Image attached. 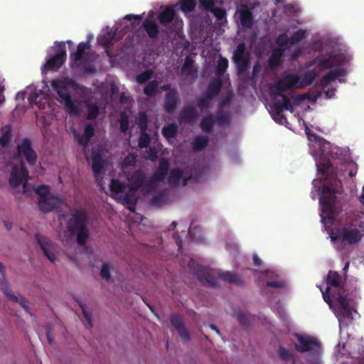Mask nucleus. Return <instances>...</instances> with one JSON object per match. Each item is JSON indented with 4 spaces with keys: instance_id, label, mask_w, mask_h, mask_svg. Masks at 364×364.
Here are the masks:
<instances>
[{
    "instance_id": "obj_1",
    "label": "nucleus",
    "mask_w": 364,
    "mask_h": 364,
    "mask_svg": "<svg viewBox=\"0 0 364 364\" xmlns=\"http://www.w3.org/2000/svg\"><path fill=\"white\" fill-rule=\"evenodd\" d=\"M329 235L336 249L343 250L346 246L361 241L364 235V220L358 214L347 213L336 221Z\"/></svg>"
},
{
    "instance_id": "obj_2",
    "label": "nucleus",
    "mask_w": 364,
    "mask_h": 364,
    "mask_svg": "<svg viewBox=\"0 0 364 364\" xmlns=\"http://www.w3.org/2000/svg\"><path fill=\"white\" fill-rule=\"evenodd\" d=\"M343 188L341 181L335 179L333 183L324 184L322 186L319 198V203L323 213L332 220L334 215L338 213L342 208L341 196Z\"/></svg>"
},
{
    "instance_id": "obj_3",
    "label": "nucleus",
    "mask_w": 364,
    "mask_h": 364,
    "mask_svg": "<svg viewBox=\"0 0 364 364\" xmlns=\"http://www.w3.org/2000/svg\"><path fill=\"white\" fill-rule=\"evenodd\" d=\"M89 219V214L85 208H75L66 222L68 232L75 237L77 243L81 247L85 246L90 238Z\"/></svg>"
},
{
    "instance_id": "obj_4",
    "label": "nucleus",
    "mask_w": 364,
    "mask_h": 364,
    "mask_svg": "<svg viewBox=\"0 0 364 364\" xmlns=\"http://www.w3.org/2000/svg\"><path fill=\"white\" fill-rule=\"evenodd\" d=\"M294 336L296 339L294 344L295 350L301 353H308V355L311 356L308 360L312 364L317 363L321 353L320 341L315 337L303 336L299 333H295Z\"/></svg>"
},
{
    "instance_id": "obj_5",
    "label": "nucleus",
    "mask_w": 364,
    "mask_h": 364,
    "mask_svg": "<svg viewBox=\"0 0 364 364\" xmlns=\"http://www.w3.org/2000/svg\"><path fill=\"white\" fill-rule=\"evenodd\" d=\"M51 86L55 90L58 96V102L63 104L66 111L70 114L78 115L80 114V108L76 101L73 100L68 87L65 82L57 80L51 82Z\"/></svg>"
},
{
    "instance_id": "obj_6",
    "label": "nucleus",
    "mask_w": 364,
    "mask_h": 364,
    "mask_svg": "<svg viewBox=\"0 0 364 364\" xmlns=\"http://www.w3.org/2000/svg\"><path fill=\"white\" fill-rule=\"evenodd\" d=\"M299 82V76L294 74H289L280 79L274 87L271 88L270 94L272 97H281V101H285V98H289L284 92L288 91L294 87L298 88Z\"/></svg>"
},
{
    "instance_id": "obj_7",
    "label": "nucleus",
    "mask_w": 364,
    "mask_h": 364,
    "mask_svg": "<svg viewBox=\"0 0 364 364\" xmlns=\"http://www.w3.org/2000/svg\"><path fill=\"white\" fill-rule=\"evenodd\" d=\"M188 267L193 270V274L202 284L210 287H216V281L210 269L200 265L193 259L189 261Z\"/></svg>"
},
{
    "instance_id": "obj_8",
    "label": "nucleus",
    "mask_w": 364,
    "mask_h": 364,
    "mask_svg": "<svg viewBox=\"0 0 364 364\" xmlns=\"http://www.w3.org/2000/svg\"><path fill=\"white\" fill-rule=\"evenodd\" d=\"M250 59V54L247 50L245 44L243 42L240 43L232 55V60L239 74H243L247 70Z\"/></svg>"
},
{
    "instance_id": "obj_9",
    "label": "nucleus",
    "mask_w": 364,
    "mask_h": 364,
    "mask_svg": "<svg viewBox=\"0 0 364 364\" xmlns=\"http://www.w3.org/2000/svg\"><path fill=\"white\" fill-rule=\"evenodd\" d=\"M57 53L55 55L50 58L44 68L47 70L58 69L65 63L67 57L65 44L64 42L58 43Z\"/></svg>"
},
{
    "instance_id": "obj_10",
    "label": "nucleus",
    "mask_w": 364,
    "mask_h": 364,
    "mask_svg": "<svg viewBox=\"0 0 364 364\" xmlns=\"http://www.w3.org/2000/svg\"><path fill=\"white\" fill-rule=\"evenodd\" d=\"M18 154L23 155L30 166H35L38 156L36 152L32 148L31 141L28 138L22 139L21 143L17 146Z\"/></svg>"
},
{
    "instance_id": "obj_11",
    "label": "nucleus",
    "mask_w": 364,
    "mask_h": 364,
    "mask_svg": "<svg viewBox=\"0 0 364 364\" xmlns=\"http://www.w3.org/2000/svg\"><path fill=\"white\" fill-rule=\"evenodd\" d=\"M170 168L169 162L166 159H161L159 163L156 171L151 176L150 178L146 181L147 187H152L159 182H162L168 173Z\"/></svg>"
},
{
    "instance_id": "obj_12",
    "label": "nucleus",
    "mask_w": 364,
    "mask_h": 364,
    "mask_svg": "<svg viewBox=\"0 0 364 364\" xmlns=\"http://www.w3.org/2000/svg\"><path fill=\"white\" fill-rule=\"evenodd\" d=\"M274 109V119L275 122L284 124L287 123V117L283 114L284 109L291 112H294V107L289 98H285V101L278 100L273 105Z\"/></svg>"
},
{
    "instance_id": "obj_13",
    "label": "nucleus",
    "mask_w": 364,
    "mask_h": 364,
    "mask_svg": "<svg viewBox=\"0 0 364 364\" xmlns=\"http://www.w3.org/2000/svg\"><path fill=\"white\" fill-rule=\"evenodd\" d=\"M1 289L9 300L18 303L26 313L30 314V308L27 299L22 295H15L11 289L8 281L5 280L4 282H1Z\"/></svg>"
},
{
    "instance_id": "obj_14",
    "label": "nucleus",
    "mask_w": 364,
    "mask_h": 364,
    "mask_svg": "<svg viewBox=\"0 0 364 364\" xmlns=\"http://www.w3.org/2000/svg\"><path fill=\"white\" fill-rule=\"evenodd\" d=\"M28 171L23 164L20 166H14L10 174L9 183L12 188H16L23 181H28Z\"/></svg>"
},
{
    "instance_id": "obj_15",
    "label": "nucleus",
    "mask_w": 364,
    "mask_h": 364,
    "mask_svg": "<svg viewBox=\"0 0 364 364\" xmlns=\"http://www.w3.org/2000/svg\"><path fill=\"white\" fill-rule=\"evenodd\" d=\"M37 242L39 244L42 251L45 256L52 262L54 263L56 259L55 245L48 237H43L41 235H36V237Z\"/></svg>"
},
{
    "instance_id": "obj_16",
    "label": "nucleus",
    "mask_w": 364,
    "mask_h": 364,
    "mask_svg": "<svg viewBox=\"0 0 364 364\" xmlns=\"http://www.w3.org/2000/svg\"><path fill=\"white\" fill-rule=\"evenodd\" d=\"M180 102V95L176 89H172L165 95L164 109L168 114L175 112Z\"/></svg>"
},
{
    "instance_id": "obj_17",
    "label": "nucleus",
    "mask_w": 364,
    "mask_h": 364,
    "mask_svg": "<svg viewBox=\"0 0 364 364\" xmlns=\"http://www.w3.org/2000/svg\"><path fill=\"white\" fill-rule=\"evenodd\" d=\"M199 117L196 107L191 105H185L178 114V121L185 124H194Z\"/></svg>"
},
{
    "instance_id": "obj_18",
    "label": "nucleus",
    "mask_w": 364,
    "mask_h": 364,
    "mask_svg": "<svg viewBox=\"0 0 364 364\" xmlns=\"http://www.w3.org/2000/svg\"><path fill=\"white\" fill-rule=\"evenodd\" d=\"M61 204V200L58 196L50 195L42 199H38L39 210L44 213H50L56 208H58Z\"/></svg>"
},
{
    "instance_id": "obj_19",
    "label": "nucleus",
    "mask_w": 364,
    "mask_h": 364,
    "mask_svg": "<svg viewBox=\"0 0 364 364\" xmlns=\"http://www.w3.org/2000/svg\"><path fill=\"white\" fill-rule=\"evenodd\" d=\"M145 173L142 170H136L127 176L130 192L137 191L145 183Z\"/></svg>"
},
{
    "instance_id": "obj_20",
    "label": "nucleus",
    "mask_w": 364,
    "mask_h": 364,
    "mask_svg": "<svg viewBox=\"0 0 364 364\" xmlns=\"http://www.w3.org/2000/svg\"><path fill=\"white\" fill-rule=\"evenodd\" d=\"M171 323L173 327L177 331L181 340L186 343L191 341V336L188 331L186 330L183 321L179 315L173 314L171 316Z\"/></svg>"
},
{
    "instance_id": "obj_21",
    "label": "nucleus",
    "mask_w": 364,
    "mask_h": 364,
    "mask_svg": "<svg viewBox=\"0 0 364 364\" xmlns=\"http://www.w3.org/2000/svg\"><path fill=\"white\" fill-rule=\"evenodd\" d=\"M90 40H87L86 42H81L78 44L77 50L70 53V61L73 67L79 68L82 65L85 50L90 49Z\"/></svg>"
},
{
    "instance_id": "obj_22",
    "label": "nucleus",
    "mask_w": 364,
    "mask_h": 364,
    "mask_svg": "<svg viewBox=\"0 0 364 364\" xmlns=\"http://www.w3.org/2000/svg\"><path fill=\"white\" fill-rule=\"evenodd\" d=\"M73 135L77 143L85 149L88 146L90 139L95 135V129L92 124H88L85 127L83 134L74 132Z\"/></svg>"
},
{
    "instance_id": "obj_23",
    "label": "nucleus",
    "mask_w": 364,
    "mask_h": 364,
    "mask_svg": "<svg viewBox=\"0 0 364 364\" xmlns=\"http://www.w3.org/2000/svg\"><path fill=\"white\" fill-rule=\"evenodd\" d=\"M92 170L94 175L97 177L98 175L103 173L105 162L102 155L99 151L92 152Z\"/></svg>"
},
{
    "instance_id": "obj_24",
    "label": "nucleus",
    "mask_w": 364,
    "mask_h": 364,
    "mask_svg": "<svg viewBox=\"0 0 364 364\" xmlns=\"http://www.w3.org/2000/svg\"><path fill=\"white\" fill-rule=\"evenodd\" d=\"M343 75V70L340 68L331 70L327 74L324 75L320 81V85L323 90H325L327 86L336 80L337 77Z\"/></svg>"
},
{
    "instance_id": "obj_25",
    "label": "nucleus",
    "mask_w": 364,
    "mask_h": 364,
    "mask_svg": "<svg viewBox=\"0 0 364 364\" xmlns=\"http://www.w3.org/2000/svg\"><path fill=\"white\" fill-rule=\"evenodd\" d=\"M343 75V70L340 68L331 70L327 74L324 75L320 81V85L323 90H325L327 86L336 80L337 77Z\"/></svg>"
},
{
    "instance_id": "obj_26",
    "label": "nucleus",
    "mask_w": 364,
    "mask_h": 364,
    "mask_svg": "<svg viewBox=\"0 0 364 364\" xmlns=\"http://www.w3.org/2000/svg\"><path fill=\"white\" fill-rule=\"evenodd\" d=\"M326 284L328 287H335L340 291L343 288V281L341 274L336 271L329 270L327 277Z\"/></svg>"
},
{
    "instance_id": "obj_27",
    "label": "nucleus",
    "mask_w": 364,
    "mask_h": 364,
    "mask_svg": "<svg viewBox=\"0 0 364 364\" xmlns=\"http://www.w3.org/2000/svg\"><path fill=\"white\" fill-rule=\"evenodd\" d=\"M218 277L219 279L231 284H234L238 287H242L245 285V282L242 277L228 271L219 272Z\"/></svg>"
},
{
    "instance_id": "obj_28",
    "label": "nucleus",
    "mask_w": 364,
    "mask_h": 364,
    "mask_svg": "<svg viewBox=\"0 0 364 364\" xmlns=\"http://www.w3.org/2000/svg\"><path fill=\"white\" fill-rule=\"evenodd\" d=\"M222 86L223 80L221 78L218 77L213 79L208 85L207 90L205 92L206 97L208 99H213L220 93Z\"/></svg>"
},
{
    "instance_id": "obj_29",
    "label": "nucleus",
    "mask_w": 364,
    "mask_h": 364,
    "mask_svg": "<svg viewBox=\"0 0 364 364\" xmlns=\"http://www.w3.org/2000/svg\"><path fill=\"white\" fill-rule=\"evenodd\" d=\"M239 18L240 21V24L245 27L250 28L253 25V15L252 12L247 9L246 6H244L243 9L239 11Z\"/></svg>"
},
{
    "instance_id": "obj_30",
    "label": "nucleus",
    "mask_w": 364,
    "mask_h": 364,
    "mask_svg": "<svg viewBox=\"0 0 364 364\" xmlns=\"http://www.w3.org/2000/svg\"><path fill=\"white\" fill-rule=\"evenodd\" d=\"M316 64L321 70L331 69L333 66V56L319 55L309 63L310 65Z\"/></svg>"
},
{
    "instance_id": "obj_31",
    "label": "nucleus",
    "mask_w": 364,
    "mask_h": 364,
    "mask_svg": "<svg viewBox=\"0 0 364 364\" xmlns=\"http://www.w3.org/2000/svg\"><path fill=\"white\" fill-rule=\"evenodd\" d=\"M343 349H346L348 354L353 358H358L363 355V346L360 343L355 342H348L343 345Z\"/></svg>"
},
{
    "instance_id": "obj_32",
    "label": "nucleus",
    "mask_w": 364,
    "mask_h": 364,
    "mask_svg": "<svg viewBox=\"0 0 364 364\" xmlns=\"http://www.w3.org/2000/svg\"><path fill=\"white\" fill-rule=\"evenodd\" d=\"M143 27L151 38H156L158 37L159 28L154 21L146 18L143 22Z\"/></svg>"
},
{
    "instance_id": "obj_33",
    "label": "nucleus",
    "mask_w": 364,
    "mask_h": 364,
    "mask_svg": "<svg viewBox=\"0 0 364 364\" xmlns=\"http://www.w3.org/2000/svg\"><path fill=\"white\" fill-rule=\"evenodd\" d=\"M318 76V73L315 70H310L305 73L301 79L299 78V82L298 83V88H304L309 86L315 81Z\"/></svg>"
},
{
    "instance_id": "obj_34",
    "label": "nucleus",
    "mask_w": 364,
    "mask_h": 364,
    "mask_svg": "<svg viewBox=\"0 0 364 364\" xmlns=\"http://www.w3.org/2000/svg\"><path fill=\"white\" fill-rule=\"evenodd\" d=\"M175 15L176 12L173 7L168 6L161 12L159 16V21L161 25L166 26L173 20Z\"/></svg>"
},
{
    "instance_id": "obj_35",
    "label": "nucleus",
    "mask_w": 364,
    "mask_h": 364,
    "mask_svg": "<svg viewBox=\"0 0 364 364\" xmlns=\"http://www.w3.org/2000/svg\"><path fill=\"white\" fill-rule=\"evenodd\" d=\"M277 355L279 358L285 363L289 362L291 364H296V363L294 353L284 347H279L277 350Z\"/></svg>"
},
{
    "instance_id": "obj_36",
    "label": "nucleus",
    "mask_w": 364,
    "mask_h": 364,
    "mask_svg": "<svg viewBox=\"0 0 364 364\" xmlns=\"http://www.w3.org/2000/svg\"><path fill=\"white\" fill-rule=\"evenodd\" d=\"M215 123V117L212 114H208L201 119L200 128L205 132L210 133Z\"/></svg>"
},
{
    "instance_id": "obj_37",
    "label": "nucleus",
    "mask_w": 364,
    "mask_h": 364,
    "mask_svg": "<svg viewBox=\"0 0 364 364\" xmlns=\"http://www.w3.org/2000/svg\"><path fill=\"white\" fill-rule=\"evenodd\" d=\"M284 53V48H277L273 50L269 60V63L272 67L279 66L282 63V58Z\"/></svg>"
},
{
    "instance_id": "obj_38",
    "label": "nucleus",
    "mask_w": 364,
    "mask_h": 364,
    "mask_svg": "<svg viewBox=\"0 0 364 364\" xmlns=\"http://www.w3.org/2000/svg\"><path fill=\"white\" fill-rule=\"evenodd\" d=\"M135 124L139 131H147L149 118L146 112H139L134 117Z\"/></svg>"
},
{
    "instance_id": "obj_39",
    "label": "nucleus",
    "mask_w": 364,
    "mask_h": 364,
    "mask_svg": "<svg viewBox=\"0 0 364 364\" xmlns=\"http://www.w3.org/2000/svg\"><path fill=\"white\" fill-rule=\"evenodd\" d=\"M183 178V172L179 168L172 169L168 177V182L170 186H177Z\"/></svg>"
},
{
    "instance_id": "obj_40",
    "label": "nucleus",
    "mask_w": 364,
    "mask_h": 364,
    "mask_svg": "<svg viewBox=\"0 0 364 364\" xmlns=\"http://www.w3.org/2000/svg\"><path fill=\"white\" fill-rule=\"evenodd\" d=\"M178 132V125L176 123H171L162 128L161 133L166 139L174 138Z\"/></svg>"
},
{
    "instance_id": "obj_41",
    "label": "nucleus",
    "mask_w": 364,
    "mask_h": 364,
    "mask_svg": "<svg viewBox=\"0 0 364 364\" xmlns=\"http://www.w3.org/2000/svg\"><path fill=\"white\" fill-rule=\"evenodd\" d=\"M159 83L156 80L150 81L144 89V94L149 97H154L158 93Z\"/></svg>"
},
{
    "instance_id": "obj_42",
    "label": "nucleus",
    "mask_w": 364,
    "mask_h": 364,
    "mask_svg": "<svg viewBox=\"0 0 364 364\" xmlns=\"http://www.w3.org/2000/svg\"><path fill=\"white\" fill-rule=\"evenodd\" d=\"M115 33L111 29L110 31H107L105 33H103L98 36L97 43L104 46H108L114 39Z\"/></svg>"
},
{
    "instance_id": "obj_43",
    "label": "nucleus",
    "mask_w": 364,
    "mask_h": 364,
    "mask_svg": "<svg viewBox=\"0 0 364 364\" xmlns=\"http://www.w3.org/2000/svg\"><path fill=\"white\" fill-rule=\"evenodd\" d=\"M353 311H355L353 309H344V310H340L339 312L337 314V318L340 323H346L348 324V323H350L353 319L352 312Z\"/></svg>"
},
{
    "instance_id": "obj_44",
    "label": "nucleus",
    "mask_w": 364,
    "mask_h": 364,
    "mask_svg": "<svg viewBox=\"0 0 364 364\" xmlns=\"http://www.w3.org/2000/svg\"><path fill=\"white\" fill-rule=\"evenodd\" d=\"M208 144V138L206 136L200 135L196 137L193 143V147L195 151H201Z\"/></svg>"
},
{
    "instance_id": "obj_45",
    "label": "nucleus",
    "mask_w": 364,
    "mask_h": 364,
    "mask_svg": "<svg viewBox=\"0 0 364 364\" xmlns=\"http://www.w3.org/2000/svg\"><path fill=\"white\" fill-rule=\"evenodd\" d=\"M151 141V137L147 131H140V134L138 138V146L140 149L147 148Z\"/></svg>"
},
{
    "instance_id": "obj_46",
    "label": "nucleus",
    "mask_w": 364,
    "mask_h": 364,
    "mask_svg": "<svg viewBox=\"0 0 364 364\" xmlns=\"http://www.w3.org/2000/svg\"><path fill=\"white\" fill-rule=\"evenodd\" d=\"M336 300L339 304L340 310L353 309L351 305L352 299L347 297L346 296H343L341 292L337 294Z\"/></svg>"
},
{
    "instance_id": "obj_47",
    "label": "nucleus",
    "mask_w": 364,
    "mask_h": 364,
    "mask_svg": "<svg viewBox=\"0 0 364 364\" xmlns=\"http://www.w3.org/2000/svg\"><path fill=\"white\" fill-rule=\"evenodd\" d=\"M112 267V264L109 262H104L102 264L100 272V275L102 279L107 282H109L111 280V269Z\"/></svg>"
},
{
    "instance_id": "obj_48",
    "label": "nucleus",
    "mask_w": 364,
    "mask_h": 364,
    "mask_svg": "<svg viewBox=\"0 0 364 364\" xmlns=\"http://www.w3.org/2000/svg\"><path fill=\"white\" fill-rule=\"evenodd\" d=\"M85 107L87 111V119L93 120L95 119L99 114V107L96 104L90 102H86Z\"/></svg>"
},
{
    "instance_id": "obj_49",
    "label": "nucleus",
    "mask_w": 364,
    "mask_h": 364,
    "mask_svg": "<svg viewBox=\"0 0 364 364\" xmlns=\"http://www.w3.org/2000/svg\"><path fill=\"white\" fill-rule=\"evenodd\" d=\"M180 9L184 13H190L194 11L196 6V0H181Z\"/></svg>"
},
{
    "instance_id": "obj_50",
    "label": "nucleus",
    "mask_w": 364,
    "mask_h": 364,
    "mask_svg": "<svg viewBox=\"0 0 364 364\" xmlns=\"http://www.w3.org/2000/svg\"><path fill=\"white\" fill-rule=\"evenodd\" d=\"M228 68V60L225 58H220L216 66V75L218 77H222Z\"/></svg>"
},
{
    "instance_id": "obj_51",
    "label": "nucleus",
    "mask_w": 364,
    "mask_h": 364,
    "mask_svg": "<svg viewBox=\"0 0 364 364\" xmlns=\"http://www.w3.org/2000/svg\"><path fill=\"white\" fill-rule=\"evenodd\" d=\"M166 200L167 198L165 193L163 192H159L151 198L150 203L153 206L159 207L161 205L165 204Z\"/></svg>"
},
{
    "instance_id": "obj_52",
    "label": "nucleus",
    "mask_w": 364,
    "mask_h": 364,
    "mask_svg": "<svg viewBox=\"0 0 364 364\" xmlns=\"http://www.w3.org/2000/svg\"><path fill=\"white\" fill-rule=\"evenodd\" d=\"M129 128V116L125 112L120 113L119 129L122 133L125 134Z\"/></svg>"
},
{
    "instance_id": "obj_53",
    "label": "nucleus",
    "mask_w": 364,
    "mask_h": 364,
    "mask_svg": "<svg viewBox=\"0 0 364 364\" xmlns=\"http://www.w3.org/2000/svg\"><path fill=\"white\" fill-rule=\"evenodd\" d=\"M215 117L216 122L220 126L228 125L230 122V116L228 113L223 112L222 110H218Z\"/></svg>"
},
{
    "instance_id": "obj_54",
    "label": "nucleus",
    "mask_w": 364,
    "mask_h": 364,
    "mask_svg": "<svg viewBox=\"0 0 364 364\" xmlns=\"http://www.w3.org/2000/svg\"><path fill=\"white\" fill-rule=\"evenodd\" d=\"M135 192L127 193L124 198L123 201L125 204L130 205L129 208L131 210H134L137 202V198L136 197Z\"/></svg>"
},
{
    "instance_id": "obj_55",
    "label": "nucleus",
    "mask_w": 364,
    "mask_h": 364,
    "mask_svg": "<svg viewBox=\"0 0 364 364\" xmlns=\"http://www.w3.org/2000/svg\"><path fill=\"white\" fill-rule=\"evenodd\" d=\"M12 137L11 129L10 127H7V129L4 131L3 134L0 136V145L6 148L9 146Z\"/></svg>"
},
{
    "instance_id": "obj_56",
    "label": "nucleus",
    "mask_w": 364,
    "mask_h": 364,
    "mask_svg": "<svg viewBox=\"0 0 364 364\" xmlns=\"http://www.w3.org/2000/svg\"><path fill=\"white\" fill-rule=\"evenodd\" d=\"M333 169V166L329 161L318 165V171L325 178H328V173L331 172Z\"/></svg>"
},
{
    "instance_id": "obj_57",
    "label": "nucleus",
    "mask_w": 364,
    "mask_h": 364,
    "mask_svg": "<svg viewBox=\"0 0 364 364\" xmlns=\"http://www.w3.org/2000/svg\"><path fill=\"white\" fill-rule=\"evenodd\" d=\"M109 189L115 193H123L125 189L124 183L117 179H112L109 185Z\"/></svg>"
},
{
    "instance_id": "obj_58",
    "label": "nucleus",
    "mask_w": 364,
    "mask_h": 364,
    "mask_svg": "<svg viewBox=\"0 0 364 364\" xmlns=\"http://www.w3.org/2000/svg\"><path fill=\"white\" fill-rule=\"evenodd\" d=\"M213 99H208L204 93L197 100V107L203 111L205 109L210 107L211 101Z\"/></svg>"
},
{
    "instance_id": "obj_59",
    "label": "nucleus",
    "mask_w": 364,
    "mask_h": 364,
    "mask_svg": "<svg viewBox=\"0 0 364 364\" xmlns=\"http://www.w3.org/2000/svg\"><path fill=\"white\" fill-rule=\"evenodd\" d=\"M306 37V31L303 29H299L295 31L290 38V44L294 45L301 40L305 38Z\"/></svg>"
},
{
    "instance_id": "obj_60",
    "label": "nucleus",
    "mask_w": 364,
    "mask_h": 364,
    "mask_svg": "<svg viewBox=\"0 0 364 364\" xmlns=\"http://www.w3.org/2000/svg\"><path fill=\"white\" fill-rule=\"evenodd\" d=\"M153 73L151 70H146L136 76V81L139 84H144L152 77Z\"/></svg>"
},
{
    "instance_id": "obj_61",
    "label": "nucleus",
    "mask_w": 364,
    "mask_h": 364,
    "mask_svg": "<svg viewBox=\"0 0 364 364\" xmlns=\"http://www.w3.org/2000/svg\"><path fill=\"white\" fill-rule=\"evenodd\" d=\"M36 193L39 196V199L48 197L50 195V188L46 185H41L35 188Z\"/></svg>"
},
{
    "instance_id": "obj_62",
    "label": "nucleus",
    "mask_w": 364,
    "mask_h": 364,
    "mask_svg": "<svg viewBox=\"0 0 364 364\" xmlns=\"http://www.w3.org/2000/svg\"><path fill=\"white\" fill-rule=\"evenodd\" d=\"M137 156L132 153L129 154L123 161V165L125 167H134L136 166Z\"/></svg>"
},
{
    "instance_id": "obj_63",
    "label": "nucleus",
    "mask_w": 364,
    "mask_h": 364,
    "mask_svg": "<svg viewBox=\"0 0 364 364\" xmlns=\"http://www.w3.org/2000/svg\"><path fill=\"white\" fill-rule=\"evenodd\" d=\"M235 317L238 322L243 326H247L249 324V318L242 311H238L235 313Z\"/></svg>"
},
{
    "instance_id": "obj_64",
    "label": "nucleus",
    "mask_w": 364,
    "mask_h": 364,
    "mask_svg": "<svg viewBox=\"0 0 364 364\" xmlns=\"http://www.w3.org/2000/svg\"><path fill=\"white\" fill-rule=\"evenodd\" d=\"M289 43H290V38L287 33L279 34L276 40V43L280 48H284Z\"/></svg>"
}]
</instances>
